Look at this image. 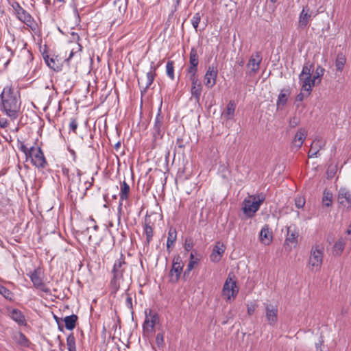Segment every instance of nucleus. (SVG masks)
Returning <instances> with one entry per match:
<instances>
[{"mask_svg": "<svg viewBox=\"0 0 351 351\" xmlns=\"http://www.w3.org/2000/svg\"><path fill=\"white\" fill-rule=\"evenodd\" d=\"M14 338L19 346L25 348H28L29 346L30 342L23 333L21 332H17L14 335Z\"/></svg>", "mask_w": 351, "mask_h": 351, "instance_id": "nucleus-26", "label": "nucleus"}, {"mask_svg": "<svg viewBox=\"0 0 351 351\" xmlns=\"http://www.w3.org/2000/svg\"><path fill=\"white\" fill-rule=\"evenodd\" d=\"M265 199L263 193L248 195L242 202L241 209L244 215L248 218L253 217Z\"/></svg>", "mask_w": 351, "mask_h": 351, "instance_id": "nucleus-4", "label": "nucleus"}, {"mask_svg": "<svg viewBox=\"0 0 351 351\" xmlns=\"http://www.w3.org/2000/svg\"><path fill=\"white\" fill-rule=\"evenodd\" d=\"M127 302H128V304H132V298L128 297L127 298Z\"/></svg>", "mask_w": 351, "mask_h": 351, "instance_id": "nucleus-54", "label": "nucleus"}, {"mask_svg": "<svg viewBox=\"0 0 351 351\" xmlns=\"http://www.w3.org/2000/svg\"><path fill=\"white\" fill-rule=\"evenodd\" d=\"M333 195L331 191L328 189H324L322 198V206L325 207H330L332 204Z\"/></svg>", "mask_w": 351, "mask_h": 351, "instance_id": "nucleus-24", "label": "nucleus"}, {"mask_svg": "<svg viewBox=\"0 0 351 351\" xmlns=\"http://www.w3.org/2000/svg\"><path fill=\"white\" fill-rule=\"evenodd\" d=\"M308 95H306V93H305V91H302V88H301V90H300V93L295 97V102L298 103H300L302 102L304 99L306 97H308Z\"/></svg>", "mask_w": 351, "mask_h": 351, "instance_id": "nucleus-48", "label": "nucleus"}, {"mask_svg": "<svg viewBox=\"0 0 351 351\" xmlns=\"http://www.w3.org/2000/svg\"><path fill=\"white\" fill-rule=\"evenodd\" d=\"M225 250V245L220 241H217L215 243L213 249L212 253L210 256V261L213 263H218L221 260L223 254H224Z\"/></svg>", "mask_w": 351, "mask_h": 351, "instance_id": "nucleus-15", "label": "nucleus"}, {"mask_svg": "<svg viewBox=\"0 0 351 351\" xmlns=\"http://www.w3.org/2000/svg\"><path fill=\"white\" fill-rule=\"evenodd\" d=\"M298 233L295 231V230H292L291 227H289L287 228V236L285 240V243H291L295 245L298 242Z\"/></svg>", "mask_w": 351, "mask_h": 351, "instance_id": "nucleus-25", "label": "nucleus"}, {"mask_svg": "<svg viewBox=\"0 0 351 351\" xmlns=\"http://www.w3.org/2000/svg\"><path fill=\"white\" fill-rule=\"evenodd\" d=\"M186 251H190L193 247V241L192 238H186L184 245Z\"/></svg>", "mask_w": 351, "mask_h": 351, "instance_id": "nucleus-44", "label": "nucleus"}, {"mask_svg": "<svg viewBox=\"0 0 351 351\" xmlns=\"http://www.w3.org/2000/svg\"><path fill=\"white\" fill-rule=\"evenodd\" d=\"M306 136L307 131L304 128H300L298 130L292 142V149L293 152H297L302 147Z\"/></svg>", "mask_w": 351, "mask_h": 351, "instance_id": "nucleus-16", "label": "nucleus"}, {"mask_svg": "<svg viewBox=\"0 0 351 351\" xmlns=\"http://www.w3.org/2000/svg\"><path fill=\"white\" fill-rule=\"evenodd\" d=\"M312 11L307 8H304L299 16L298 24L302 28L307 26L312 19Z\"/></svg>", "mask_w": 351, "mask_h": 351, "instance_id": "nucleus-18", "label": "nucleus"}, {"mask_svg": "<svg viewBox=\"0 0 351 351\" xmlns=\"http://www.w3.org/2000/svg\"><path fill=\"white\" fill-rule=\"evenodd\" d=\"M97 228H98V226H97V225H95V226H94V229H95V230H97Z\"/></svg>", "mask_w": 351, "mask_h": 351, "instance_id": "nucleus-56", "label": "nucleus"}, {"mask_svg": "<svg viewBox=\"0 0 351 351\" xmlns=\"http://www.w3.org/2000/svg\"><path fill=\"white\" fill-rule=\"evenodd\" d=\"M116 5L118 7V16H122L126 10L125 4L123 2L119 1L116 3Z\"/></svg>", "mask_w": 351, "mask_h": 351, "instance_id": "nucleus-41", "label": "nucleus"}, {"mask_svg": "<svg viewBox=\"0 0 351 351\" xmlns=\"http://www.w3.org/2000/svg\"><path fill=\"white\" fill-rule=\"evenodd\" d=\"M45 60L47 65L53 70H58L60 69V64L58 60L56 58H49L48 56L45 57Z\"/></svg>", "mask_w": 351, "mask_h": 351, "instance_id": "nucleus-34", "label": "nucleus"}, {"mask_svg": "<svg viewBox=\"0 0 351 351\" xmlns=\"http://www.w3.org/2000/svg\"><path fill=\"white\" fill-rule=\"evenodd\" d=\"M217 73V67L213 65L208 66L204 77V83L207 88H211L215 85Z\"/></svg>", "mask_w": 351, "mask_h": 351, "instance_id": "nucleus-11", "label": "nucleus"}, {"mask_svg": "<svg viewBox=\"0 0 351 351\" xmlns=\"http://www.w3.org/2000/svg\"><path fill=\"white\" fill-rule=\"evenodd\" d=\"M129 193H130V186L125 181H123L121 184V189H120V193H119V196H120V200H119V209L121 208V206L123 204V201L125 199H127L128 198Z\"/></svg>", "mask_w": 351, "mask_h": 351, "instance_id": "nucleus-21", "label": "nucleus"}, {"mask_svg": "<svg viewBox=\"0 0 351 351\" xmlns=\"http://www.w3.org/2000/svg\"><path fill=\"white\" fill-rule=\"evenodd\" d=\"M125 266V258L123 255L121 254V257L115 261L112 269V278H111L110 285V289L114 293H116L120 288Z\"/></svg>", "mask_w": 351, "mask_h": 351, "instance_id": "nucleus-5", "label": "nucleus"}, {"mask_svg": "<svg viewBox=\"0 0 351 351\" xmlns=\"http://www.w3.org/2000/svg\"><path fill=\"white\" fill-rule=\"evenodd\" d=\"M191 83V93L197 102H199L201 93L202 90V85L198 79L190 80Z\"/></svg>", "mask_w": 351, "mask_h": 351, "instance_id": "nucleus-20", "label": "nucleus"}, {"mask_svg": "<svg viewBox=\"0 0 351 351\" xmlns=\"http://www.w3.org/2000/svg\"><path fill=\"white\" fill-rule=\"evenodd\" d=\"M337 200L340 208L349 210L351 208V191L346 187H341L337 192Z\"/></svg>", "mask_w": 351, "mask_h": 351, "instance_id": "nucleus-8", "label": "nucleus"}, {"mask_svg": "<svg viewBox=\"0 0 351 351\" xmlns=\"http://www.w3.org/2000/svg\"><path fill=\"white\" fill-rule=\"evenodd\" d=\"M199 261V258L195 257L194 253H191L190 260L187 265V268L184 271V274H189L190 271L194 268V267L198 263Z\"/></svg>", "mask_w": 351, "mask_h": 351, "instance_id": "nucleus-32", "label": "nucleus"}, {"mask_svg": "<svg viewBox=\"0 0 351 351\" xmlns=\"http://www.w3.org/2000/svg\"><path fill=\"white\" fill-rule=\"evenodd\" d=\"M3 108L7 115L11 118H16L19 110V102L16 93H14L11 87L4 88L1 93Z\"/></svg>", "mask_w": 351, "mask_h": 351, "instance_id": "nucleus-2", "label": "nucleus"}, {"mask_svg": "<svg viewBox=\"0 0 351 351\" xmlns=\"http://www.w3.org/2000/svg\"><path fill=\"white\" fill-rule=\"evenodd\" d=\"M290 95V92L289 90H282L280 93L278 100L276 102L277 108H282L287 104L288 98Z\"/></svg>", "mask_w": 351, "mask_h": 351, "instance_id": "nucleus-22", "label": "nucleus"}, {"mask_svg": "<svg viewBox=\"0 0 351 351\" xmlns=\"http://www.w3.org/2000/svg\"><path fill=\"white\" fill-rule=\"evenodd\" d=\"M177 144H178V148H182V143H181L180 142H179V141H178V142L177 143Z\"/></svg>", "mask_w": 351, "mask_h": 351, "instance_id": "nucleus-55", "label": "nucleus"}, {"mask_svg": "<svg viewBox=\"0 0 351 351\" xmlns=\"http://www.w3.org/2000/svg\"><path fill=\"white\" fill-rule=\"evenodd\" d=\"M77 320V316L75 315H71L64 317V321L65 323V327L68 330H73L75 328L76 322Z\"/></svg>", "mask_w": 351, "mask_h": 351, "instance_id": "nucleus-27", "label": "nucleus"}, {"mask_svg": "<svg viewBox=\"0 0 351 351\" xmlns=\"http://www.w3.org/2000/svg\"><path fill=\"white\" fill-rule=\"evenodd\" d=\"M271 1H272V2H276V0H271Z\"/></svg>", "mask_w": 351, "mask_h": 351, "instance_id": "nucleus-58", "label": "nucleus"}, {"mask_svg": "<svg viewBox=\"0 0 351 351\" xmlns=\"http://www.w3.org/2000/svg\"><path fill=\"white\" fill-rule=\"evenodd\" d=\"M189 64L190 65L197 66L198 57L196 51L194 49H192L190 53Z\"/></svg>", "mask_w": 351, "mask_h": 351, "instance_id": "nucleus-38", "label": "nucleus"}, {"mask_svg": "<svg viewBox=\"0 0 351 351\" xmlns=\"http://www.w3.org/2000/svg\"><path fill=\"white\" fill-rule=\"evenodd\" d=\"M247 314L249 315H252L254 313V311L256 308L257 304L254 302H250L247 304Z\"/></svg>", "mask_w": 351, "mask_h": 351, "instance_id": "nucleus-47", "label": "nucleus"}, {"mask_svg": "<svg viewBox=\"0 0 351 351\" xmlns=\"http://www.w3.org/2000/svg\"><path fill=\"white\" fill-rule=\"evenodd\" d=\"M265 315L269 324L274 326L278 321V306L273 304H265Z\"/></svg>", "mask_w": 351, "mask_h": 351, "instance_id": "nucleus-13", "label": "nucleus"}, {"mask_svg": "<svg viewBox=\"0 0 351 351\" xmlns=\"http://www.w3.org/2000/svg\"><path fill=\"white\" fill-rule=\"evenodd\" d=\"M70 129L73 132V133L76 132V129L77 128V123L75 119H72L69 123Z\"/></svg>", "mask_w": 351, "mask_h": 351, "instance_id": "nucleus-50", "label": "nucleus"}, {"mask_svg": "<svg viewBox=\"0 0 351 351\" xmlns=\"http://www.w3.org/2000/svg\"><path fill=\"white\" fill-rule=\"evenodd\" d=\"M10 317L19 325H25L26 324L25 318L22 313L17 310L13 309L10 314Z\"/></svg>", "mask_w": 351, "mask_h": 351, "instance_id": "nucleus-23", "label": "nucleus"}, {"mask_svg": "<svg viewBox=\"0 0 351 351\" xmlns=\"http://www.w3.org/2000/svg\"><path fill=\"white\" fill-rule=\"evenodd\" d=\"M66 345L69 351H76L75 340L73 335H70L66 339Z\"/></svg>", "mask_w": 351, "mask_h": 351, "instance_id": "nucleus-36", "label": "nucleus"}, {"mask_svg": "<svg viewBox=\"0 0 351 351\" xmlns=\"http://www.w3.org/2000/svg\"><path fill=\"white\" fill-rule=\"evenodd\" d=\"M324 73V69L321 66H317L315 69L313 64H304L299 75V82L302 91L310 95L313 86L321 83Z\"/></svg>", "mask_w": 351, "mask_h": 351, "instance_id": "nucleus-1", "label": "nucleus"}, {"mask_svg": "<svg viewBox=\"0 0 351 351\" xmlns=\"http://www.w3.org/2000/svg\"><path fill=\"white\" fill-rule=\"evenodd\" d=\"M161 124H162V118L160 117V114H158L156 119V122H155V128L158 132H159V129H160V127L161 126Z\"/></svg>", "mask_w": 351, "mask_h": 351, "instance_id": "nucleus-49", "label": "nucleus"}, {"mask_svg": "<svg viewBox=\"0 0 351 351\" xmlns=\"http://www.w3.org/2000/svg\"><path fill=\"white\" fill-rule=\"evenodd\" d=\"M167 73L169 77L171 79H174V73H173V63L171 61H168L166 66Z\"/></svg>", "mask_w": 351, "mask_h": 351, "instance_id": "nucleus-40", "label": "nucleus"}, {"mask_svg": "<svg viewBox=\"0 0 351 351\" xmlns=\"http://www.w3.org/2000/svg\"><path fill=\"white\" fill-rule=\"evenodd\" d=\"M346 63V58L341 54H339L336 59L335 66L338 71H341L343 69Z\"/></svg>", "mask_w": 351, "mask_h": 351, "instance_id": "nucleus-35", "label": "nucleus"}, {"mask_svg": "<svg viewBox=\"0 0 351 351\" xmlns=\"http://www.w3.org/2000/svg\"><path fill=\"white\" fill-rule=\"evenodd\" d=\"M16 15L19 20L26 23L27 25H30L32 24V16L23 9H19Z\"/></svg>", "mask_w": 351, "mask_h": 351, "instance_id": "nucleus-28", "label": "nucleus"}, {"mask_svg": "<svg viewBox=\"0 0 351 351\" xmlns=\"http://www.w3.org/2000/svg\"><path fill=\"white\" fill-rule=\"evenodd\" d=\"M8 125V123L6 119L3 118L0 119V128H6Z\"/></svg>", "mask_w": 351, "mask_h": 351, "instance_id": "nucleus-51", "label": "nucleus"}, {"mask_svg": "<svg viewBox=\"0 0 351 351\" xmlns=\"http://www.w3.org/2000/svg\"><path fill=\"white\" fill-rule=\"evenodd\" d=\"M239 290V289L237 285V280L234 279V276L230 273L223 286L222 296L227 301L231 302L236 298Z\"/></svg>", "mask_w": 351, "mask_h": 351, "instance_id": "nucleus-6", "label": "nucleus"}, {"mask_svg": "<svg viewBox=\"0 0 351 351\" xmlns=\"http://www.w3.org/2000/svg\"><path fill=\"white\" fill-rule=\"evenodd\" d=\"M234 110H235V104L231 101L228 104L226 110L223 114V116L226 119H232L234 115Z\"/></svg>", "mask_w": 351, "mask_h": 351, "instance_id": "nucleus-29", "label": "nucleus"}, {"mask_svg": "<svg viewBox=\"0 0 351 351\" xmlns=\"http://www.w3.org/2000/svg\"><path fill=\"white\" fill-rule=\"evenodd\" d=\"M145 313V318L143 324V329L144 334L149 335L154 331L156 324L159 323V316L152 310H149L148 312L146 311Z\"/></svg>", "mask_w": 351, "mask_h": 351, "instance_id": "nucleus-7", "label": "nucleus"}, {"mask_svg": "<svg viewBox=\"0 0 351 351\" xmlns=\"http://www.w3.org/2000/svg\"><path fill=\"white\" fill-rule=\"evenodd\" d=\"M177 238V232L175 228H170L168 232L167 241V250H169V248L171 245H173L176 241Z\"/></svg>", "mask_w": 351, "mask_h": 351, "instance_id": "nucleus-30", "label": "nucleus"}, {"mask_svg": "<svg viewBox=\"0 0 351 351\" xmlns=\"http://www.w3.org/2000/svg\"><path fill=\"white\" fill-rule=\"evenodd\" d=\"M201 16L199 13H196L192 18L191 22L193 27L197 29L199 23L200 21Z\"/></svg>", "mask_w": 351, "mask_h": 351, "instance_id": "nucleus-46", "label": "nucleus"}, {"mask_svg": "<svg viewBox=\"0 0 351 351\" xmlns=\"http://www.w3.org/2000/svg\"><path fill=\"white\" fill-rule=\"evenodd\" d=\"M27 276L29 277L36 289L45 293H48L49 291V289L43 282L42 274L39 269H35L34 271L29 272Z\"/></svg>", "mask_w": 351, "mask_h": 351, "instance_id": "nucleus-10", "label": "nucleus"}, {"mask_svg": "<svg viewBox=\"0 0 351 351\" xmlns=\"http://www.w3.org/2000/svg\"><path fill=\"white\" fill-rule=\"evenodd\" d=\"M184 263L180 256H176L173 258L172 267L169 273V280L177 282L183 271Z\"/></svg>", "mask_w": 351, "mask_h": 351, "instance_id": "nucleus-9", "label": "nucleus"}, {"mask_svg": "<svg viewBox=\"0 0 351 351\" xmlns=\"http://www.w3.org/2000/svg\"><path fill=\"white\" fill-rule=\"evenodd\" d=\"M121 142L116 143L114 144V150L116 152H119V148L121 147Z\"/></svg>", "mask_w": 351, "mask_h": 351, "instance_id": "nucleus-53", "label": "nucleus"}, {"mask_svg": "<svg viewBox=\"0 0 351 351\" xmlns=\"http://www.w3.org/2000/svg\"><path fill=\"white\" fill-rule=\"evenodd\" d=\"M156 343L159 348H162L164 346V336L162 333H158L156 337Z\"/></svg>", "mask_w": 351, "mask_h": 351, "instance_id": "nucleus-45", "label": "nucleus"}, {"mask_svg": "<svg viewBox=\"0 0 351 351\" xmlns=\"http://www.w3.org/2000/svg\"><path fill=\"white\" fill-rule=\"evenodd\" d=\"M22 151L27 154V152H29V154H41V149L38 146H32L29 148L26 147L25 145L21 146Z\"/></svg>", "mask_w": 351, "mask_h": 351, "instance_id": "nucleus-37", "label": "nucleus"}, {"mask_svg": "<svg viewBox=\"0 0 351 351\" xmlns=\"http://www.w3.org/2000/svg\"><path fill=\"white\" fill-rule=\"evenodd\" d=\"M12 8L14 10L15 12H16V14H18V10L19 9H23L22 8H21V6L19 5V4L18 3H14L12 4Z\"/></svg>", "mask_w": 351, "mask_h": 351, "instance_id": "nucleus-52", "label": "nucleus"}, {"mask_svg": "<svg viewBox=\"0 0 351 351\" xmlns=\"http://www.w3.org/2000/svg\"><path fill=\"white\" fill-rule=\"evenodd\" d=\"M345 247V242L343 239H339L333 246V252L335 256H340Z\"/></svg>", "mask_w": 351, "mask_h": 351, "instance_id": "nucleus-31", "label": "nucleus"}, {"mask_svg": "<svg viewBox=\"0 0 351 351\" xmlns=\"http://www.w3.org/2000/svg\"><path fill=\"white\" fill-rule=\"evenodd\" d=\"M259 239L260 241L265 245H269L271 243L273 239L272 232L267 225H265L262 228Z\"/></svg>", "mask_w": 351, "mask_h": 351, "instance_id": "nucleus-17", "label": "nucleus"}, {"mask_svg": "<svg viewBox=\"0 0 351 351\" xmlns=\"http://www.w3.org/2000/svg\"><path fill=\"white\" fill-rule=\"evenodd\" d=\"M196 73H197V66H193V65H189V67L188 69V77H189V80H192L193 79L194 80L198 79L196 75Z\"/></svg>", "mask_w": 351, "mask_h": 351, "instance_id": "nucleus-39", "label": "nucleus"}, {"mask_svg": "<svg viewBox=\"0 0 351 351\" xmlns=\"http://www.w3.org/2000/svg\"><path fill=\"white\" fill-rule=\"evenodd\" d=\"M73 56V53H71V55L69 58H70Z\"/></svg>", "mask_w": 351, "mask_h": 351, "instance_id": "nucleus-57", "label": "nucleus"}, {"mask_svg": "<svg viewBox=\"0 0 351 351\" xmlns=\"http://www.w3.org/2000/svg\"><path fill=\"white\" fill-rule=\"evenodd\" d=\"M261 60L262 58L259 53L256 52L251 56L247 64V72L250 75H254L258 71Z\"/></svg>", "mask_w": 351, "mask_h": 351, "instance_id": "nucleus-12", "label": "nucleus"}, {"mask_svg": "<svg viewBox=\"0 0 351 351\" xmlns=\"http://www.w3.org/2000/svg\"><path fill=\"white\" fill-rule=\"evenodd\" d=\"M305 204V199L302 196H298L295 199V205L298 208H302Z\"/></svg>", "mask_w": 351, "mask_h": 351, "instance_id": "nucleus-43", "label": "nucleus"}, {"mask_svg": "<svg viewBox=\"0 0 351 351\" xmlns=\"http://www.w3.org/2000/svg\"><path fill=\"white\" fill-rule=\"evenodd\" d=\"M0 294L3 295L7 299H11L12 298V293L10 290H8L7 288L3 287L0 284Z\"/></svg>", "mask_w": 351, "mask_h": 351, "instance_id": "nucleus-42", "label": "nucleus"}, {"mask_svg": "<svg viewBox=\"0 0 351 351\" xmlns=\"http://www.w3.org/2000/svg\"><path fill=\"white\" fill-rule=\"evenodd\" d=\"M25 162L31 164L37 168H43L46 164V160L44 155H24Z\"/></svg>", "mask_w": 351, "mask_h": 351, "instance_id": "nucleus-14", "label": "nucleus"}, {"mask_svg": "<svg viewBox=\"0 0 351 351\" xmlns=\"http://www.w3.org/2000/svg\"><path fill=\"white\" fill-rule=\"evenodd\" d=\"M143 228H144V234L146 236L147 242L149 243L152 241V237H153V228L149 224V223L147 222L146 219L145 221V224H144Z\"/></svg>", "mask_w": 351, "mask_h": 351, "instance_id": "nucleus-33", "label": "nucleus"}, {"mask_svg": "<svg viewBox=\"0 0 351 351\" xmlns=\"http://www.w3.org/2000/svg\"><path fill=\"white\" fill-rule=\"evenodd\" d=\"M325 247L324 244L316 243L313 244L309 251L306 267L311 272H317L321 270L324 256Z\"/></svg>", "mask_w": 351, "mask_h": 351, "instance_id": "nucleus-3", "label": "nucleus"}, {"mask_svg": "<svg viewBox=\"0 0 351 351\" xmlns=\"http://www.w3.org/2000/svg\"><path fill=\"white\" fill-rule=\"evenodd\" d=\"M154 79V73L153 71L147 72L145 74L141 75L138 78L139 86L146 90L152 84Z\"/></svg>", "mask_w": 351, "mask_h": 351, "instance_id": "nucleus-19", "label": "nucleus"}]
</instances>
